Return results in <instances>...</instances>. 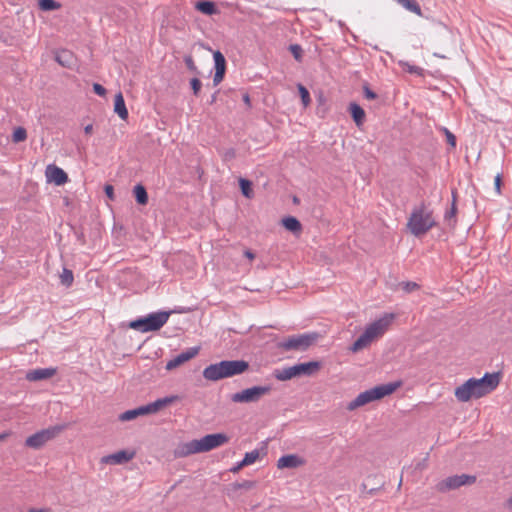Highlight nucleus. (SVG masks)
Instances as JSON below:
<instances>
[{
    "label": "nucleus",
    "mask_w": 512,
    "mask_h": 512,
    "mask_svg": "<svg viewBox=\"0 0 512 512\" xmlns=\"http://www.w3.org/2000/svg\"><path fill=\"white\" fill-rule=\"evenodd\" d=\"M92 131H93V125H92V124H88V125H86V126L84 127V132H85L86 134H91V133H92Z\"/></svg>",
    "instance_id": "3c124183"
},
{
    "label": "nucleus",
    "mask_w": 512,
    "mask_h": 512,
    "mask_svg": "<svg viewBox=\"0 0 512 512\" xmlns=\"http://www.w3.org/2000/svg\"><path fill=\"white\" fill-rule=\"evenodd\" d=\"M399 5L404 7L410 12H413L417 15H421V8L419 4L414 0H395Z\"/></svg>",
    "instance_id": "a878e982"
},
{
    "label": "nucleus",
    "mask_w": 512,
    "mask_h": 512,
    "mask_svg": "<svg viewBox=\"0 0 512 512\" xmlns=\"http://www.w3.org/2000/svg\"><path fill=\"white\" fill-rule=\"evenodd\" d=\"M184 62L186 64V67L188 68V70H190L191 72H193L195 74L199 73L198 68L195 65V62H194V60H193L191 55H186L184 57Z\"/></svg>",
    "instance_id": "e433bc0d"
},
{
    "label": "nucleus",
    "mask_w": 512,
    "mask_h": 512,
    "mask_svg": "<svg viewBox=\"0 0 512 512\" xmlns=\"http://www.w3.org/2000/svg\"><path fill=\"white\" fill-rule=\"evenodd\" d=\"M226 157H231V158L234 157V151L231 150V151L227 152Z\"/></svg>",
    "instance_id": "4d7b16f0"
},
{
    "label": "nucleus",
    "mask_w": 512,
    "mask_h": 512,
    "mask_svg": "<svg viewBox=\"0 0 512 512\" xmlns=\"http://www.w3.org/2000/svg\"><path fill=\"white\" fill-rule=\"evenodd\" d=\"M224 74H225V71H215V74H214V78H213V83L214 85H218L224 78Z\"/></svg>",
    "instance_id": "79ce46f5"
},
{
    "label": "nucleus",
    "mask_w": 512,
    "mask_h": 512,
    "mask_svg": "<svg viewBox=\"0 0 512 512\" xmlns=\"http://www.w3.org/2000/svg\"><path fill=\"white\" fill-rule=\"evenodd\" d=\"M395 319V314L385 313L382 317L370 323L358 339L352 344L350 350L358 352L369 346L375 339L381 337Z\"/></svg>",
    "instance_id": "7ed1b4c3"
},
{
    "label": "nucleus",
    "mask_w": 512,
    "mask_h": 512,
    "mask_svg": "<svg viewBox=\"0 0 512 512\" xmlns=\"http://www.w3.org/2000/svg\"><path fill=\"white\" fill-rule=\"evenodd\" d=\"M297 87L299 90L302 104L304 107H307L311 102L309 91L302 84H298Z\"/></svg>",
    "instance_id": "2f4dec72"
},
{
    "label": "nucleus",
    "mask_w": 512,
    "mask_h": 512,
    "mask_svg": "<svg viewBox=\"0 0 512 512\" xmlns=\"http://www.w3.org/2000/svg\"><path fill=\"white\" fill-rule=\"evenodd\" d=\"M400 285L402 286V289L407 293L413 292L419 288V285L412 281L402 282Z\"/></svg>",
    "instance_id": "4c0bfd02"
},
{
    "label": "nucleus",
    "mask_w": 512,
    "mask_h": 512,
    "mask_svg": "<svg viewBox=\"0 0 512 512\" xmlns=\"http://www.w3.org/2000/svg\"><path fill=\"white\" fill-rule=\"evenodd\" d=\"M419 70H420V68H418L416 66L409 67V72H412V73H418Z\"/></svg>",
    "instance_id": "864d4df0"
},
{
    "label": "nucleus",
    "mask_w": 512,
    "mask_h": 512,
    "mask_svg": "<svg viewBox=\"0 0 512 512\" xmlns=\"http://www.w3.org/2000/svg\"><path fill=\"white\" fill-rule=\"evenodd\" d=\"M72 55L69 51H62L56 56V61L62 66H69Z\"/></svg>",
    "instance_id": "72a5a7b5"
},
{
    "label": "nucleus",
    "mask_w": 512,
    "mask_h": 512,
    "mask_svg": "<svg viewBox=\"0 0 512 512\" xmlns=\"http://www.w3.org/2000/svg\"><path fill=\"white\" fill-rule=\"evenodd\" d=\"M456 213H457V207H456V192H452V205L450 210L445 212L444 220L448 223L449 226H454L456 223Z\"/></svg>",
    "instance_id": "5701e85b"
},
{
    "label": "nucleus",
    "mask_w": 512,
    "mask_h": 512,
    "mask_svg": "<svg viewBox=\"0 0 512 512\" xmlns=\"http://www.w3.org/2000/svg\"><path fill=\"white\" fill-rule=\"evenodd\" d=\"M170 316L169 312L151 313L146 317L136 319L129 323V327L140 332L157 331L162 328Z\"/></svg>",
    "instance_id": "0eeeda50"
},
{
    "label": "nucleus",
    "mask_w": 512,
    "mask_h": 512,
    "mask_svg": "<svg viewBox=\"0 0 512 512\" xmlns=\"http://www.w3.org/2000/svg\"><path fill=\"white\" fill-rule=\"evenodd\" d=\"M244 255L250 260H253L255 258V254L251 250H246L244 252Z\"/></svg>",
    "instance_id": "8fccbe9b"
},
{
    "label": "nucleus",
    "mask_w": 512,
    "mask_h": 512,
    "mask_svg": "<svg viewBox=\"0 0 512 512\" xmlns=\"http://www.w3.org/2000/svg\"><path fill=\"white\" fill-rule=\"evenodd\" d=\"M216 96H217V93H214V94L212 95V97H211V101H210V103H211V104H212V103H214V102L216 101Z\"/></svg>",
    "instance_id": "6e6d98bb"
},
{
    "label": "nucleus",
    "mask_w": 512,
    "mask_h": 512,
    "mask_svg": "<svg viewBox=\"0 0 512 512\" xmlns=\"http://www.w3.org/2000/svg\"><path fill=\"white\" fill-rule=\"evenodd\" d=\"M500 382L499 373H485L482 378H470L455 389V397L460 402L479 399L494 391Z\"/></svg>",
    "instance_id": "f257e3e1"
},
{
    "label": "nucleus",
    "mask_w": 512,
    "mask_h": 512,
    "mask_svg": "<svg viewBox=\"0 0 512 512\" xmlns=\"http://www.w3.org/2000/svg\"><path fill=\"white\" fill-rule=\"evenodd\" d=\"M138 417V412L136 409L127 410L119 415V420L121 421H130Z\"/></svg>",
    "instance_id": "c9c22d12"
},
{
    "label": "nucleus",
    "mask_w": 512,
    "mask_h": 512,
    "mask_svg": "<svg viewBox=\"0 0 512 512\" xmlns=\"http://www.w3.org/2000/svg\"><path fill=\"white\" fill-rule=\"evenodd\" d=\"M28 512H53L51 508H31Z\"/></svg>",
    "instance_id": "de8ad7c7"
},
{
    "label": "nucleus",
    "mask_w": 512,
    "mask_h": 512,
    "mask_svg": "<svg viewBox=\"0 0 512 512\" xmlns=\"http://www.w3.org/2000/svg\"><path fill=\"white\" fill-rule=\"evenodd\" d=\"M401 386V382H391L387 384H382L375 386L371 389L365 390L361 392L354 400H352L348 405L347 409L352 411L358 407L364 406L368 403H371L375 400H380L385 396H388L395 392Z\"/></svg>",
    "instance_id": "20e7f679"
},
{
    "label": "nucleus",
    "mask_w": 512,
    "mask_h": 512,
    "mask_svg": "<svg viewBox=\"0 0 512 512\" xmlns=\"http://www.w3.org/2000/svg\"><path fill=\"white\" fill-rule=\"evenodd\" d=\"M38 5L43 11H53L61 7V4L55 0H39Z\"/></svg>",
    "instance_id": "cd10ccee"
},
{
    "label": "nucleus",
    "mask_w": 512,
    "mask_h": 512,
    "mask_svg": "<svg viewBox=\"0 0 512 512\" xmlns=\"http://www.w3.org/2000/svg\"><path fill=\"white\" fill-rule=\"evenodd\" d=\"M214 63H215V71H225L226 70V60L223 54L220 51H216L213 54Z\"/></svg>",
    "instance_id": "c85d7f7f"
},
{
    "label": "nucleus",
    "mask_w": 512,
    "mask_h": 512,
    "mask_svg": "<svg viewBox=\"0 0 512 512\" xmlns=\"http://www.w3.org/2000/svg\"><path fill=\"white\" fill-rule=\"evenodd\" d=\"M318 334L304 333L288 337L277 344V347L283 351H305L307 350L316 340Z\"/></svg>",
    "instance_id": "6e6552de"
},
{
    "label": "nucleus",
    "mask_w": 512,
    "mask_h": 512,
    "mask_svg": "<svg viewBox=\"0 0 512 512\" xmlns=\"http://www.w3.org/2000/svg\"><path fill=\"white\" fill-rule=\"evenodd\" d=\"M259 456L260 453L257 449L247 452L242 460V465L248 466L255 463L259 459Z\"/></svg>",
    "instance_id": "c756f323"
},
{
    "label": "nucleus",
    "mask_w": 512,
    "mask_h": 512,
    "mask_svg": "<svg viewBox=\"0 0 512 512\" xmlns=\"http://www.w3.org/2000/svg\"><path fill=\"white\" fill-rule=\"evenodd\" d=\"M4 438V435H0V440Z\"/></svg>",
    "instance_id": "bf43d9fd"
},
{
    "label": "nucleus",
    "mask_w": 512,
    "mask_h": 512,
    "mask_svg": "<svg viewBox=\"0 0 512 512\" xmlns=\"http://www.w3.org/2000/svg\"><path fill=\"white\" fill-rule=\"evenodd\" d=\"M135 453L134 452H128L126 450H120L113 454L104 456L102 458V463L105 464H111V465H119L129 462L133 459Z\"/></svg>",
    "instance_id": "2eb2a0df"
},
{
    "label": "nucleus",
    "mask_w": 512,
    "mask_h": 512,
    "mask_svg": "<svg viewBox=\"0 0 512 512\" xmlns=\"http://www.w3.org/2000/svg\"><path fill=\"white\" fill-rule=\"evenodd\" d=\"M64 429L63 425L51 426L46 429H42L33 435L29 436L25 440V445L32 449H40L47 442L57 437Z\"/></svg>",
    "instance_id": "1a4fd4ad"
},
{
    "label": "nucleus",
    "mask_w": 512,
    "mask_h": 512,
    "mask_svg": "<svg viewBox=\"0 0 512 512\" xmlns=\"http://www.w3.org/2000/svg\"><path fill=\"white\" fill-rule=\"evenodd\" d=\"M134 196L136 198V201L137 203H139L140 205H146L147 202H148V194H147V191L145 189V187L141 184H137L135 187H134Z\"/></svg>",
    "instance_id": "393cba45"
},
{
    "label": "nucleus",
    "mask_w": 512,
    "mask_h": 512,
    "mask_svg": "<svg viewBox=\"0 0 512 512\" xmlns=\"http://www.w3.org/2000/svg\"><path fill=\"white\" fill-rule=\"evenodd\" d=\"M47 177L56 185H63L68 181V176L61 168L57 166H48Z\"/></svg>",
    "instance_id": "f3484780"
},
{
    "label": "nucleus",
    "mask_w": 512,
    "mask_h": 512,
    "mask_svg": "<svg viewBox=\"0 0 512 512\" xmlns=\"http://www.w3.org/2000/svg\"><path fill=\"white\" fill-rule=\"evenodd\" d=\"M282 224L288 231H291L293 233L300 232L302 228L300 221L293 216L283 218Z\"/></svg>",
    "instance_id": "b1692460"
},
{
    "label": "nucleus",
    "mask_w": 512,
    "mask_h": 512,
    "mask_svg": "<svg viewBox=\"0 0 512 512\" xmlns=\"http://www.w3.org/2000/svg\"><path fill=\"white\" fill-rule=\"evenodd\" d=\"M305 464V460L296 454H287L280 457L277 461L278 469H295Z\"/></svg>",
    "instance_id": "dca6fc26"
},
{
    "label": "nucleus",
    "mask_w": 512,
    "mask_h": 512,
    "mask_svg": "<svg viewBox=\"0 0 512 512\" xmlns=\"http://www.w3.org/2000/svg\"><path fill=\"white\" fill-rule=\"evenodd\" d=\"M190 85H191V88L193 90V93L195 96H198L200 90H201V87H202V83L201 81L198 79V78H192L190 80Z\"/></svg>",
    "instance_id": "58836bf2"
},
{
    "label": "nucleus",
    "mask_w": 512,
    "mask_h": 512,
    "mask_svg": "<svg viewBox=\"0 0 512 512\" xmlns=\"http://www.w3.org/2000/svg\"><path fill=\"white\" fill-rule=\"evenodd\" d=\"M245 466L246 465H242V461H240L233 468H231V472L236 473V472H238L240 469H242Z\"/></svg>",
    "instance_id": "09e8293b"
},
{
    "label": "nucleus",
    "mask_w": 512,
    "mask_h": 512,
    "mask_svg": "<svg viewBox=\"0 0 512 512\" xmlns=\"http://www.w3.org/2000/svg\"><path fill=\"white\" fill-rule=\"evenodd\" d=\"M435 225L432 212L424 204L413 209L407 223L410 232L416 237L426 234Z\"/></svg>",
    "instance_id": "39448f33"
},
{
    "label": "nucleus",
    "mask_w": 512,
    "mask_h": 512,
    "mask_svg": "<svg viewBox=\"0 0 512 512\" xmlns=\"http://www.w3.org/2000/svg\"><path fill=\"white\" fill-rule=\"evenodd\" d=\"M271 390L270 385L253 386L232 394L231 401L234 403H255L263 396L268 395Z\"/></svg>",
    "instance_id": "9d476101"
},
{
    "label": "nucleus",
    "mask_w": 512,
    "mask_h": 512,
    "mask_svg": "<svg viewBox=\"0 0 512 512\" xmlns=\"http://www.w3.org/2000/svg\"><path fill=\"white\" fill-rule=\"evenodd\" d=\"M114 112L122 119L128 118V110L125 105V100L121 92L115 95L114 99Z\"/></svg>",
    "instance_id": "6ab92c4d"
},
{
    "label": "nucleus",
    "mask_w": 512,
    "mask_h": 512,
    "mask_svg": "<svg viewBox=\"0 0 512 512\" xmlns=\"http://www.w3.org/2000/svg\"><path fill=\"white\" fill-rule=\"evenodd\" d=\"M239 184H240L242 194L247 198H251L253 195V192L251 189L252 183L247 179L241 178L239 180Z\"/></svg>",
    "instance_id": "7c9ffc66"
},
{
    "label": "nucleus",
    "mask_w": 512,
    "mask_h": 512,
    "mask_svg": "<svg viewBox=\"0 0 512 512\" xmlns=\"http://www.w3.org/2000/svg\"><path fill=\"white\" fill-rule=\"evenodd\" d=\"M506 506L508 509L512 510V495L507 499Z\"/></svg>",
    "instance_id": "603ef678"
},
{
    "label": "nucleus",
    "mask_w": 512,
    "mask_h": 512,
    "mask_svg": "<svg viewBox=\"0 0 512 512\" xmlns=\"http://www.w3.org/2000/svg\"><path fill=\"white\" fill-rule=\"evenodd\" d=\"M476 481V477L472 475L462 474L447 477L438 483L437 488L441 492L457 489L466 484H473Z\"/></svg>",
    "instance_id": "9b49d317"
},
{
    "label": "nucleus",
    "mask_w": 512,
    "mask_h": 512,
    "mask_svg": "<svg viewBox=\"0 0 512 512\" xmlns=\"http://www.w3.org/2000/svg\"><path fill=\"white\" fill-rule=\"evenodd\" d=\"M93 90L99 96H105V94H106V89L101 84H98V83L93 84Z\"/></svg>",
    "instance_id": "37998d69"
},
{
    "label": "nucleus",
    "mask_w": 512,
    "mask_h": 512,
    "mask_svg": "<svg viewBox=\"0 0 512 512\" xmlns=\"http://www.w3.org/2000/svg\"><path fill=\"white\" fill-rule=\"evenodd\" d=\"M289 51L292 53L296 61H302L303 49L299 44H291L289 46Z\"/></svg>",
    "instance_id": "f704fd0d"
},
{
    "label": "nucleus",
    "mask_w": 512,
    "mask_h": 512,
    "mask_svg": "<svg viewBox=\"0 0 512 512\" xmlns=\"http://www.w3.org/2000/svg\"><path fill=\"white\" fill-rule=\"evenodd\" d=\"M228 436L223 433L208 434L201 439L180 444L174 451L176 457L182 458L192 454L208 452L227 443Z\"/></svg>",
    "instance_id": "f03ea898"
},
{
    "label": "nucleus",
    "mask_w": 512,
    "mask_h": 512,
    "mask_svg": "<svg viewBox=\"0 0 512 512\" xmlns=\"http://www.w3.org/2000/svg\"><path fill=\"white\" fill-rule=\"evenodd\" d=\"M136 410L138 412V416L152 414V411L150 410L149 404L144 405V406H140V407L136 408Z\"/></svg>",
    "instance_id": "a18cd8bd"
},
{
    "label": "nucleus",
    "mask_w": 512,
    "mask_h": 512,
    "mask_svg": "<svg viewBox=\"0 0 512 512\" xmlns=\"http://www.w3.org/2000/svg\"><path fill=\"white\" fill-rule=\"evenodd\" d=\"M104 191H105L106 196L110 200H114V188L112 185H106L104 188Z\"/></svg>",
    "instance_id": "49530a36"
},
{
    "label": "nucleus",
    "mask_w": 512,
    "mask_h": 512,
    "mask_svg": "<svg viewBox=\"0 0 512 512\" xmlns=\"http://www.w3.org/2000/svg\"><path fill=\"white\" fill-rule=\"evenodd\" d=\"M363 95L368 100H374L377 98V94L372 91L367 85L363 87Z\"/></svg>",
    "instance_id": "a19ab883"
},
{
    "label": "nucleus",
    "mask_w": 512,
    "mask_h": 512,
    "mask_svg": "<svg viewBox=\"0 0 512 512\" xmlns=\"http://www.w3.org/2000/svg\"><path fill=\"white\" fill-rule=\"evenodd\" d=\"M243 101L247 104V105H250V97L248 94H244L243 95Z\"/></svg>",
    "instance_id": "5fc2aeb1"
},
{
    "label": "nucleus",
    "mask_w": 512,
    "mask_h": 512,
    "mask_svg": "<svg viewBox=\"0 0 512 512\" xmlns=\"http://www.w3.org/2000/svg\"><path fill=\"white\" fill-rule=\"evenodd\" d=\"M200 347H190L166 363L167 370H173L198 355Z\"/></svg>",
    "instance_id": "f8f14e48"
},
{
    "label": "nucleus",
    "mask_w": 512,
    "mask_h": 512,
    "mask_svg": "<svg viewBox=\"0 0 512 512\" xmlns=\"http://www.w3.org/2000/svg\"><path fill=\"white\" fill-rule=\"evenodd\" d=\"M177 398H178L177 396H168V397H164V398H159L156 401L149 403L150 410L152 411V414L156 413V412L160 411L162 408L172 404L174 401L177 400Z\"/></svg>",
    "instance_id": "412c9836"
},
{
    "label": "nucleus",
    "mask_w": 512,
    "mask_h": 512,
    "mask_svg": "<svg viewBox=\"0 0 512 512\" xmlns=\"http://www.w3.org/2000/svg\"><path fill=\"white\" fill-rule=\"evenodd\" d=\"M195 8L200 11L201 13L205 14V15H214L218 12V9L215 5L214 2L212 1H208V0H205V1H198L196 4H195Z\"/></svg>",
    "instance_id": "4be33fe9"
},
{
    "label": "nucleus",
    "mask_w": 512,
    "mask_h": 512,
    "mask_svg": "<svg viewBox=\"0 0 512 512\" xmlns=\"http://www.w3.org/2000/svg\"><path fill=\"white\" fill-rule=\"evenodd\" d=\"M60 283L65 287H70L74 281L73 272L68 268H63L62 273L59 276Z\"/></svg>",
    "instance_id": "bb28decb"
},
{
    "label": "nucleus",
    "mask_w": 512,
    "mask_h": 512,
    "mask_svg": "<svg viewBox=\"0 0 512 512\" xmlns=\"http://www.w3.org/2000/svg\"><path fill=\"white\" fill-rule=\"evenodd\" d=\"M226 378L241 375L249 369V363L245 360H223Z\"/></svg>",
    "instance_id": "ddd939ff"
},
{
    "label": "nucleus",
    "mask_w": 512,
    "mask_h": 512,
    "mask_svg": "<svg viewBox=\"0 0 512 512\" xmlns=\"http://www.w3.org/2000/svg\"><path fill=\"white\" fill-rule=\"evenodd\" d=\"M501 183H502V176L500 173H497V175L495 176V179H494V185H495V190L498 194L501 193Z\"/></svg>",
    "instance_id": "c03bdc74"
},
{
    "label": "nucleus",
    "mask_w": 512,
    "mask_h": 512,
    "mask_svg": "<svg viewBox=\"0 0 512 512\" xmlns=\"http://www.w3.org/2000/svg\"><path fill=\"white\" fill-rule=\"evenodd\" d=\"M442 131L444 132L445 136H446V140L447 142L451 145V147H455L456 146V137L455 135L449 131L447 128H442Z\"/></svg>",
    "instance_id": "ea45409f"
},
{
    "label": "nucleus",
    "mask_w": 512,
    "mask_h": 512,
    "mask_svg": "<svg viewBox=\"0 0 512 512\" xmlns=\"http://www.w3.org/2000/svg\"><path fill=\"white\" fill-rule=\"evenodd\" d=\"M56 373L54 368H39L31 370L26 374V378L29 381H39L51 378Z\"/></svg>",
    "instance_id": "a211bd4d"
},
{
    "label": "nucleus",
    "mask_w": 512,
    "mask_h": 512,
    "mask_svg": "<svg viewBox=\"0 0 512 512\" xmlns=\"http://www.w3.org/2000/svg\"><path fill=\"white\" fill-rule=\"evenodd\" d=\"M349 111L356 125L361 126L365 119L364 109L356 103H351L349 105Z\"/></svg>",
    "instance_id": "aec40b11"
},
{
    "label": "nucleus",
    "mask_w": 512,
    "mask_h": 512,
    "mask_svg": "<svg viewBox=\"0 0 512 512\" xmlns=\"http://www.w3.org/2000/svg\"><path fill=\"white\" fill-rule=\"evenodd\" d=\"M320 368V362L310 361L307 363H299L290 367L274 370V377L279 381H287L301 375L310 376Z\"/></svg>",
    "instance_id": "423d86ee"
},
{
    "label": "nucleus",
    "mask_w": 512,
    "mask_h": 512,
    "mask_svg": "<svg viewBox=\"0 0 512 512\" xmlns=\"http://www.w3.org/2000/svg\"><path fill=\"white\" fill-rule=\"evenodd\" d=\"M27 138V131L23 127H18L14 130L12 140L15 143L22 142Z\"/></svg>",
    "instance_id": "473e14b6"
},
{
    "label": "nucleus",
    "mask_w": 512,
    "mask_h": 512,
    "mask_svg": "<svg viewBox=\"0 0 512 512\" xmlns=\"http://www.w3.org/2000/svg\"><path fill=\"white\" fill-rule=\"evenodd\" d=\"M251 486H252V484H251L250 482H245V483L242 485V487H247V488H249V487H251Z\"/></svg>",
    "instance_id": "13d9d810"
},
{
    "label": "nucleus",
    "mask_w": 512,
    "mask_h": 512,
    "mask_svg": "<svg viewBox=\"0 0 512 512\" xmlns=\"http://www.w3.org/2000/svg\"><path fill=\"white\" fill-rule=\"evenodd\" d=\"M222 361L210 364L203 370V377L209 381H219L226 378Z\"/></svg>",
    "instance_id": "4468645a"
}]
</instances>
